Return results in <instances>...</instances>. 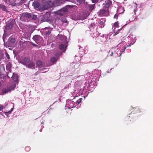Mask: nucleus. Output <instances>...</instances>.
Here are the masks:
<instances>
[{
	"label": "nucleus",
	"mask_w": 153,
	"mask_h": 153,
	"mask_svg": "<svg viewBox=\"0 0 153 153\" xmlns=\"http://www.w3.org/2000/svg\"><path fill=\"white\" fill-rule=\"evenodd\" d=\"M21 63L29 68H34V65L33 63L30 61V59L29 58L25 57L21 61Z\"/></svg>",
	"instance_id": "obj_1"
},
{
	"label": "nucleus",
	"mask_w": 153,
	"mask_h": 153,
	"mask_svg": "<svg viewBox=\"0 0 153 153\" xmlns=\"http://www.w3.org/2000/svg\"><path fill=\"white\" fill-rule=\"evenodd\" d=\"M32 17L31 13L27 12L23 13L20 16V19L24 22H28Z\"/></svg>",
	"instance_id": "obj_2"
},
{
	"label": "nucleus",
	"mask_w": 153,
	"mask_h": 153,
	"mask_svg": "<svg viewBox=\"0 0 153 153\" xmlns=\"http://www.w3.org/2000/svg\"><path fill=\"white\" fill-rule=\"evenodd\" d=\"M109 11L108 10L106 9L104 7L102 9H100L98 13V15L102 16H107L109 14Z\"/></svg>",
	"instance_id": "obj_3"
},
{
	"label": "nucleus",
	"mask_w": 153,
	"mask_h": 153,
	"mask_svg": "<svg viewBox=\"0 0 153 153\" xmlns=\"http://www.w3.org/2000/svg\"><path fill=\"white\" fill-rule=\"evenodd\" d=\"M32 39L37 44H39L43 41L42 37L39 35L34 36Z\"/></svg>",
	"instance_id": "obj_4"
},
{
	"label": "nucleus",
	"mask_w": 153,
	"mask_h": 153,
	"mask_svg": "<svg viewBox=\"0 0 153 153\" xmlns=\"http://www.w3.org/2000/svg\"><path fill=\"white\" fill-rule=\"evenodd\" d=\"M15 23L14 20H13L8 22L7 24L6 28L7 30L12 29Z\"/></svg>",
	"instance_id": "obj_5"
},
{
	"label": "nucleus",
	"mask_w": 153,
	"mask_h": 153,
	"mask_svg": "<svg viewBox=\"0 0 153 153\" xmlns=\"http://www.w3.org/2000/svg\"><path fill=\"white\" fill-rule=\"evenodd\" d=\"M112 4V2L110 0H107L106 1V4L103 7L105 9L108 10V8L110 5Z\"/></svg>",
	"instance_id": "obj_6"
},
{
	"label": "nucleus",
	"mask_w": 153,
	"mask_h": 153,
	"mask_svg": "<svg viewBox=\"0 0 153 153\" xmlns=\"http://www.w3.org/2000/svg\"><path fill=\"white\" fill-rule=\"evenodd\" d=\"M134 110L131 112V113H133V114L134 113H138L141 112V111L138 107L134 108Z\"/></svg>",
	"instance_id": "obj_7"
},
{
	"label": "nucleus",
	"mask_w": 153,
	"mask_h": 153,
	"mask_svg": "<svg viewBox=\"0 0 153 153\" xmlns=\"http://www.w3.org/2000/svg\"><path fill=\"white\" fill-rule=\"evenodd\" d=\"M12 67V65L10 62H9L6 65V69L7 70L10 71V73H11V75H12V73L10 71H11V68Z\"/></svg>",
	"instance_id": "obj_8"
},
{
	"label": "nucleus",
	"mask_w": 153,
	"mask_h": 153,
	"mask_svg": "<svg viewBox=\"0 0 153 153\" xmlns=\"http://www.w3.org/2000/svg\"><path fill=\"white\" fill-rule=\"evenodd\" d=\"M12 79L14 82H17L18 80V76L16 74L13 73V75L11 77Z\"/></svg>",
	"instance_id": "obj_9"
},
{
	"label": "nucleus",
	"mask_w": 153,
	"mask_h": 153,
	"mask_svg": "<svg viewBox=\"0 0 153 153\" xmlns=\"http://www.w3.org/2000/svg\"><path fill=\"white\" fill-rule=\"evenodd\" d=\"M33 5L35 9L38 8L39 10L40 5V4L37 2H34L33 3Z\"/></svg>",
	"instance_id": "obj_10"
},
{
	"label": "nucleus",
	"mask_w": 153,
	"mask_h": 153,
	"mask_svg": "<svg viewBox=\"0 0 153 153\" xmlns=\"http://www.w3.org/2000/svg\"><path fill=\"white\" fill-rule=\"evenodd\" d=\"M71 7L70 5H67L66 6L62 8L60 10V11L62 12H66L68 11V7Z\"/></svg>",
	"instance_id": "obj_11"
},
{
	"label": "nucleus",
	"mask_w": 153,
	"mask_h": 153,
	"mask_svg": "<svg viewBox=\"0 0 153 153\" xmlns=\"http://www.w3.org/2000/svg\"><path fill=\"white\" fill-rule=\"evenodd\" d=\"M59 57L58 56H56V57H53L51 58V62L52 63L56 62L57 61Z\"/></svg>",
	"instance_id": "obj_12"
},
{
	"label": "nucleus",
	"mask_w": 153,
	"mask_h": 153,
	"mask_svg": "<svg viewBox=\"0 0 153 153\" xmlns=\"http://www.w3.org/2000/svg\"><path fill=\"white\" fill-rule=\"evenodd\" d=\"M47 9L46 5H40L39 10L40 11H42Z\"/></svg>",
	"instance_id": "obj_13"
},
{
	"label": "nucleus",
	"mask_w": 153,
	"mask_h": 153,
	"mask_svg": "<svg viewBox=\"0 0 153 153\" xmlns=\"http://www.w3.org/2000/svg\"><path fill=\"white\" fill-rule=\"evenodd\" d=\"M95 4L89 5L88 7L89 8V10L90 11H91L93 10H94L95 8Z\"/></svg>",
	"instance_id": "obj_14"
},
{
	"label": "nucleus",
	"mask_w": 153,
	"mask_h": 153,
	"mask_svg": "<svg viewBox=\"0 0 153 153\" xmlns=\"http://www.w3.org/2000/svg\"><path fill=\"white\" fill-rule=\"evenodd\" d=\"M0 8L4 11H7V9L6 6L2 4H0Z\"/></svg>",
	"instance_id": "obj_15"
},
{
	"label": "nucleus",
	"mask_w": 153,
	"mask_h": 153,
	"mask_svg": "<svg viewBox=\"0 0 153 153\" xmlns=\"http://www.w3.org/2000/svg\"><path fill=\"white\" fill-rule=\"evenodd\" d=\"M63 1L62 0H56V3L58 5H60L61 4L63 3Z\"/></svg>",
	"instance_id": "obj_16"
},
{
	"label": "nucleus",
	"mask_w": 153,
	"mask_h": 153,
	"mask_svg": "<svg viewBox=\"0 0 153 153\" xmlns=\"http://www.w3.org/2000/svg\"><path fill=\"white\" fill-rule=\"evenodd\" d=\"M36 65L39 66H41L42 65V62L40 60H38L36 62Z\"/></svg>",
	"instance_id": "obj_17"
},
{
	"label": "nucleus",
	"mask_w": 153,
	"mask_h": 153,
	"mask_svg": "<svg viewBox=\"0 0 153 153\" xmlns=\"http://www.w3.org/2000/svg\"><path fill=\"white\" fill-rule=\"evenodd\" d=\"M15 86L14 87L13 86H10L7 88V91H10L11 90H13L15 88Z\"/></svg>",
	"instance_id": "obj_18"
},
{
	"label": "nucleus",
	"mask_w": 153,
	"mask_h": 153,
	"mask_svg": "<svg viewBox=\"0 0 153 153\" xmlns=\"http://www.w3.org/2000/svg\"><path fill=\"white\" fill-rule=\"evenodd\" d=\"M64 47V45L63 44H61L59 46V49L61 50H63Z\"/></svg>",
	"instance_id": "obj_19"
},
{
	"label": "nucleus",
	"mask_w": 153,
	"mask_h": 153,
	"mask_svg": "<svg viewBox=\"0 0 153 153\" xmlns=\"http://www.w3.org/2000/svg\"><path fill=\"white\" fill-rule=\"evenodd\" d=\"M16 39L14 38H12L10 40V42L12 44H14L15 42Z\"/></svg>",
	"instance_id": "obj_20"
},
{
	"label": "nucleus",
	"mask_w": 153,
	"mask_h": 153,
	"mask_svg": "<svg viewBox=\"0 0 153 153\" xmlns=\"http://www.w3.org/2000/svg\"><path fill=\"white\" fill-rule=\"evenodd\" d=\"M2 91L4 94H6L8 91H7V90L6 88H4L2 89Z\"/></svg>",
	"instance_id": "obj_21"
},
{
	"label": "nucleus",
	"mask_w": 153,
	"mask_h": 153,
	"mask_svg": "<svg viewBox=\"0 0 153 153\" xmlns=\"http://www.w3.org/2000/svg\"><path fill=\"white\" fill-rule=\"evenodd\" d=\"M76 1L77 2H78L80 4H82L83 2H84L85 1V0H76Z\"/></svg>",
	"instance_id": "obj_22"
},
{
	"label": "nucleus",
	"mask_w": 153,
	"mask_h": 153,
	"mask_svg": "<svg viewBox=\"0 0 153 153\" xmlns=\"http://www.w3.org/2000/svg\"><path fill=\"white\" fill-rule=\"evenodd\" d=\"M25 150L27 152L29 151L30 149V148L29 146H26L25 147Z\"/></svg>",
	"instance_id": "obj_23"
},
{
	"label": "nucleus",
	"mask_w": 153,
	"mask_h": 153,
	"mask_svg": "<svg viewBox=\"0 0 153 153\" xmlns=\"http://www.w3.org/2000/svg\"><path fill=\"white\" fill-rule=\"evenodd\" d=\"M114 26L116 27H117L118 26V21L114 23Z\"/></svg>",
	"instance_id": "obj_24"
},
{
	"label": "nucleus",
	"mask_w": 153,
	"mask_h": 153,
	"mask_svg": "<svg viewBox=\"0 0 153 153\" xmlns=\"http://www.w3.org/2000/svg\"><path fill=\"white\" fill-rule=\"evenodd\" d=\"M99 1V0H91V2L93 3H96Z\"/></svg>",
	"instance_id": "obj_25"
},
{
	"label": "nucleus",
	"mask_w": 153,
	"mask_h": 153,
	"mask_svg": "<svg viewBox=\"0 0 153 153\" xmlns=\"http://www.w3.org/2000/svg\"><path fill=\"white\" fill-rule=\"evenodd\" d=\"M37 18L36 16L35 15H33L32 16V19L35 20Z\"/></svg>",
	"instance_id": "obj_26"
},
{
	"label": "nucleus",
	"mask_w": 153,
	"mask_h": 153,
	"mask_svg": "<svg viewBox=\"0 0 153 153\" xmlns=\"http://www.w3.org/2000/svg\"><path fill=\"white\" fill-rule=\"evenodd\" d=\"M82 98H79L77 101L76 102L77 103V104H79L80 102H81Z\"/></svg>",
	"instance_id": "obj_27"
},
{
	"label": "nucleus",
	"mask_w": 153,
	"mask_h": 153,
	"mask_svg": "<svg viewBox=\"0 0 153 153\" xmlns=\"http://www.w3.org/2000/svg\"><path fill=\"white\" fill-rule=\"evenodd\" d=\"M5 54L6 55V57L8 59H10V57L9 54L7 53H5Z\"/></svg>",
	"instance_id": "obj_28"
},
{
	"label": "nucleus",
	"mask_w": 153,
	"mask_h": 153,
	"mask_svg": "<svg viewBox=\"0 0 153 153\" xmlns=\"http://www.w3.org/2000/svg\"><path fill=\"white\" fill-rule=\"evenodd\" d=\"M118 15L117 14H116L114 16V19H117L118 18Z\"/></svg>",
	"instance_id": "obj_29"
},
{
	"label": "nucleus",
	"mask_w": 153,
	"mask_h": 153,
	"mask_svg": "<svg viewBox=\"0 0 153 153\" xmlns=\"http://www.w3.org/2000/svg\"><path fill=\"white\" fill-rule=\"evenodd\" d=\"M31 44L33 47H38V46L37 45L33 43V42H31Z\"/></svg>",
	"instance_id": "obj_30"
},
{
	"label": "nucleus",
	"mask_w": 153,
	"mask_h": 153,
	"mask_svg": "<svg viewBox=\"0 0 153 153\" xmlns=\"http://www.w3.org/2000/svg\"><path fill=\"white\" fill-rule=\"evenodd\" d=\"M103 24H104V22L103 21H101L100 22V25H103Z\"/></svg>",
	"instance_id": "obj_31"
},
{
	"label": "nucleus",
	"mask_w": 153,
	"mask_h": 153,
	"mask_svg": "<svg viewBox=\"0 0 153 153\" xmlns=\"http://www.w3.org/2000/svg\"><path fill=\"white\" fill-rule=\"evenodd\" d=\"M3 108V105H0V111H1L2 110Z\"/></svg>",
	"instance_id": "obj_32"
},
{
	"label": "nucleus",
	"mask_w": 153,
	"mask_h": 153,
	"mask_svg": "<svg viewBox=\"0 0 153 153\" xmlns=\"http://www.w3.org/2000/svg\"><path fill=\"white\" fill-rule=\"evenodd\" d=\"M119 32L118 31H117L114 34V36H115L117 34L119 33Z\"/></svg>",
	"instance_id": "obj_33"
},
{
	"label": "nucleus",
	"mask_w": 153,
	"mask_h": 153,
	"mask_svg": "<svg viewBox=\"0 0 153 153\" xmlns=\"http://www.w3.org/2000/svg\"><path fill=\"white\" fill-rule=\"evenodd\" d=\"M12 5L13 6H15L16 5H17V3H12Z\"/></svg>",
	"instance_id": "obj_34"
},
{
	"label": "nucleus",
	"mask_w": 153,
	"mask_h": 153,
	"mask_svg": "<svg viewBox=\"0 0 153 153\" xmlns=\"http://www.w3.org/2000/svg\"><path fill=\"white\" fill-rule=\"evenodd\" d=\"M51 33V32L50 31H48L46 33V34H49Z\"/></svg>",
	"instance_id": "obj_35"
},
{
	"label": "nucleus",
	"mask_w": 153,
	"mask_h": 153,
	"mask_svg": "<svg viewBox=\"0 0 153 153\" xmlns=\"http://www.w3.org/2000/svg\"><path fill=\"white\" fill-rule=\"evenodd\" d=\"M3 41H4V45H5V41H4V37H3Z\"/></svg>",
	"instance_id": "obj_36"
},
{
	"label": "nucleus",
	"mask_w": 153,
	"mask_h": 153,
	"mask_svg": "<svg viewBox=\"0 0 153 153\" xmlns=\"http://www.w3.org/2000/svg\"><path fill=\"white\" fill-rule=\"evenodd\" d=\"M9 74V73L8 72V73L7 74V77H9V78H10V76H9V75H8V74Z\"/></svg>",
	"instance_id": "obj_37"
},
{
	"label": "nucleus",
	"mask_w": 153,
	"mask_h": 153,
	"mask_svg": "<svg viewBox=\"0 0 153 153\" xmlns=\"http://www.w3.org/2000/svg\"><path fill=\"white\" fill-rule=\"evenodd\" d=\"M113 52H111V54H110V55L111 56H112V55H113Z\"/></svg>",
	"instance_id": "obj_38"
},
{
	"label": "nucleus",
	"mask_w": 153,
	"mask_h": 153,
	"mask_svg": "<svg viewBox=\"0 0 153 153\" xmlns=\"http://www.w3.org/2000/svg\"><path fill=\"white\" fill-rule=\"evenodd\" d=\"M11 111H8V113H11Z\"/></svg>",
	"instance_id": "obj_39"
},
{
	"label": "nucleus",
	"mask_w": 153,
	"mask_h": 153,
	"mask_svg": "<svg viewBox=\"0 0 153 153\" xmlns=\"http://www.w3.org/2000/svg\"><path fill=\"white\" fill-rule=\"evenodd\" d=\"M1 83L0 82V87H1Z\"/></svg>",
	"instance_id": "obj_40"
},
{
	"label": "nucleus",
	"mask_w": 153,
	"mask_h": 153,
	"mask_svg": "<svg viewBox=\"0 0 153 153\" xmlns=\"http://www.w3.org/2000/svg\"><path fill=\"white\" fill-rule=\"evenodd\" d=\"M13 108H12L11 109L10 111H12L13 110Z\"/></svg>",
	"instance_id": "obj_41"
},
{
	"label": "nucleus",
	"mask_w": 153,
	"mask_h": 153,
	"mask_svg": "<svg viewBox=\"0 0 153 153\" xmlns=\"http://www.w3.org/2000/svg\"><path fill=\"white\" fill-rule=\"evenodd\" d=\"M126 47H125V48H124V50H125V49H126Z\"/></svg>",
	"instance_id": "obj_42"
}]
</instances>
